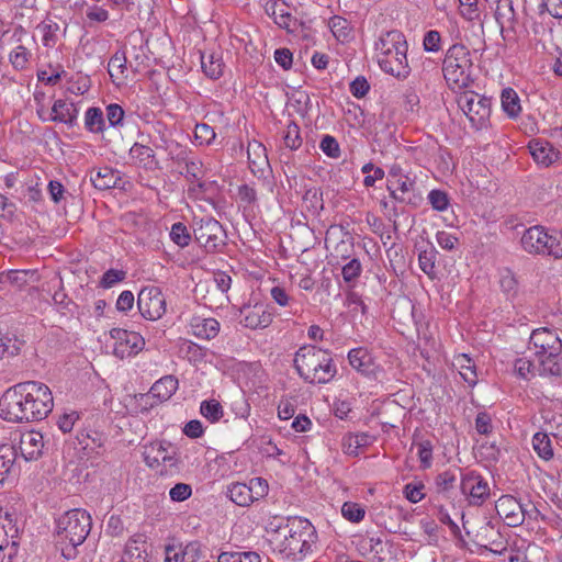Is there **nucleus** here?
<instances>
[{
  "mask_svg": "<svg viewBox=\"0 0 562 562\" xmlns=\"http://www.w3.org/2000/svg\"><path fill=\"white\" fill-rule=\"evenodd\" d=\"M54 398L49 387L38 381L20 382L0 398V417L10 423H32L47 417Z\"/></svg>",
  "mask_w": 562,
  "mask_h": 562,
  "instance_id": "obj_1",
  "label": "nucleus"
},
{
  "mask_svg": "<svg viewBox=\"0 0 562 562\" xmlns=\"http://www.w3.org/2000/svg\"><path fill=\"white\" fill-rule=\"evenodd\" d=\"M375 57L380 68L396 78H406L411 68L407 60V42L398 30L381 33L374 44Z\"/></svg>",
  "mask_w": 562,
  "mask_h": 562,
  "instance_id": "obj_2",
  "label": "nucleus"
},
{
  "mask_svg": "<svg viewBox=\"0 0 562 562\" xmlns=\"http://www.w3.org/2000/svg\"><path fill=\"white\" fill-rule=\"evenodd\" d=\"M293 362L299 375L307 383H327L336 374L329 352L314 346L301 347Z\"/></svg>",
  "mask_w": 562,
  "mask_h": 562,
  "instance_id": "obj_3",
  "label": "nucleus"
},
{
  "mask_svg": "<svg viewBox=\"0 0 562 562\" xmlns=\"http://www.w3.org/2000/svg\"><path fill=\"white\" fill-rule=\"evenodd\" d=\"M288 535L279 543L280 554L292 561H301L312 552L316 540V532L313 525L306 520L296 518L289 525Z\"/></svg>",
  "mask_w": 562,
  "mask_h": 562,
  "instance_id": "obj_4",
  "label": "nucleus"
},
{
  "mask_svg": "<svg viewBox=\"0 0 562 562\" xmlns=\"http://www.w3.org/2000/svg\"><path fill=\"white\" fill-rule=\"evenodd\" d=\"M472 67L470 50L464 45L450 46L442 65L443 77L449 88L456 91L469 88L473 83Z\"/></svg>",
  "mask_w": 562,
  "mask_h": 562,
  "instance_id": "obj_5",
  "label": "nucleus"
},
{
  "mask_svg": "<svg viewBox=\"0 0 562 562\" xmlns=\"http://www.w3.org/2000/svg\"><path fill=\"white\" fill-rule=\"evenodd\" d=\"M91 529V517L85 509H71L65 513L57 520L56 536L61 546L63 554L66 555V547L75 549L80 546Z\"/></svg>",
  "mask_w": 562,
  "mask_h": 562,
  "instance_id": "obj_6",
  "label": "nucleus"
},
{
  "mask_svg": "<svg viewBox=\"0 0 562 562\" xmlns=\"http://www.w3.org/2000/svg\"><path fill=\"white\" fill-rule=\"evenodd\" d=\"M457 102L473 128L480 131L490 125L491 99L468 90L460 93Z\"/></svg>",
  "mask_w": 562,
  "mask_h": 562,
  "instance_id": "obj_7",
  "label": "nucleus"
},
{
  "mask_svg": "<svg viewBox=\"0 0 562 562\" xmlns=\"http://www.w3.org/2000/svg\"><path fill=\"white\" fill-rule=\"evenodd\" d=\"M193 233L196 241L207 252L220 251L226 245V232L218 221L205 216L194 220Z\"/></svg>",
  "mask_w": 562,
  "mask_h": 562,
  "instance_id": "obj_8",
  "label": "nucleus"
},
{
  "mask_svg": "<svg viewBox=\"0 0 562 562\" xmlns=\"http://www.w3.org/2000/svg\"><path fill=\"white\" fill-rule=\"evenodd\" d=\"M137 306L143 317L157 321L166 313V299L159 288L145 286L138 293Z\"/></svg>",
  "mask_w": 562,
  "mask_h": 562,
  "instance_id": "obj_9",
  "label": "nucleus"
},
{
  "mask_svg": "<svg viewBox=\"0 0 562 562\" xmlns=\"http://www.w3.org/2000/svg\"><path fill=\"white\" fill-rule=\"evenodd\" d=\"M110 336L115 340L113 353L121 359L137 355L145 346L144 338L136 331L122 328H113Z\"/></svg>",
  "mask_w": 562,
  "mask_h": 562,
  "instance_id": "obj_10",
  "label": "nucleus"
},
{
  "mask_svg": "<svg viewBox=\"0 0 562 562\" xmlns=\"http://www.w3.org/2000/svg\"><path fill=\"white\" fill-rule=\"evenodd\" d=\"M386 189L393 200L406 203L408 201L405 195L415 189V179L398 164H393L389 169Z\"/></svg>",
  "mask_w": 562,
  "mask_h": 562,
  "instance_id": "obj_11",
  "label": "nucleus"
},
{
  "mask_svg": "<svg viewBox=\"0 0 562 562\" xmlns=\"http://www.w3.org/2000/svg\"><path fill=\"white\" fill-rule=\"evenodd\" d=\"M16 537L18 528L13 524L11 515L5 513L2 516V508H0V562H12L16 555L19 549Z\"/></svg>",
  "mask_w": 562,
  "mask_h": 562,
  "instance_id": "obj_12",
  "label": "nucleus"
},
{
  "mask_svg": "<svg viewBox=\"0 0 562 562\" xmlns=\"http://www.w3.org/2000/svg\"><path fill=\"white\" fill-rule=\"evenodd\" d=\"M529 349L532 350L538 358H543L552 352L562 349V340L558 334L547 327L535 329L529 338Z\"/></svg>",
  "mask_w": 562,
  "mask_h": 562,
  "instance_id": "obj_13",
  "label": "nucleus"
},
{
  "mask_svg": "<svg viewBox=\"0 0 562 562\" xmlns=\"http://www.w3.org/2000/svg\"><path fill=\"white\" fill-rule=\"evenodd\" d=\"M461 492L471 506H481L490 496L487 482L474 472L467 473L461 480Z\"/></svg>",
  "mask_w": 562,
  "mask_h": 562,
  "instance_id": "obj_14",
  "label": "nucleus"
},
{
  "mask_svg": "<svg viewBox=\"0 0 562 562\" xmlns=\"http://www.w3.org/2000/svg\"><path fill=\"white\" fill-rule=\"evenodd\" d=\"M499 517L509 527H518L524 524L529 510L512 495H503L495 504Z\"/></svg>",
  "mask_w": 562,
  "mask_h": 562,
  "instance_id": "obj_15",
  "label": "nucleus"
},
{
  "mask_svg": "<svg viewBox=\"0 0 562 562\" xmlns=\"http://www.w3.org/2000/svg\"><path fill=\"white\" fill-rule=\"evenodd\" d=\"M202 553V543L198 540L186 544L169 543L165 547L164 562H199Z\"/></svg>",
  "mask_w": 562,
  "mask_h": 562,
  "instance_id": "obj_16",
  "label": "nucleus"
},
{
  "mask_svg": "<svg viewBox=\"0 0 562 562\" xmlns=\"http://www.w3.org/2000/svg\"><path fill=\"white\" fill-rule=\"evenodd\" d=\"M18 449L25 461L37 460L44 449L43 435L34 430L20 434Z\"/></svg>",
  "mask_w": 562,
  "mask_h": 562,
  "instance_id": "obj_17",
  "label": "nucleus"
},
{
  "mask_svg": "<svg viewBox=\"0 0 562 562\" xmlns=\"http://www.w3.org/2000/svg\"><path fill=\"white\" fill-rule=\"evenodd\" d=\"M548 232L541 225H535L527 228L520 239L522 249L530 255H541L546 251L548 241Z\"/></svg>",
  "mask_w": 562,
  "mask_h": 562,
  "instance_id": "obj_18",
  "label": "nucleus"
},
{
  "mask_svg": "<svg viewBox=\"0 0 562 562\" xmlns=\"http://www.w3.org/2000/svg\"><path fill=\"white\" fill-rule=\"evenodd\" d=\"M348 360L358 372L367 376H373L375 380L380 379L382 369L373 366L372 357L367 349L361 347L351 349L348 352Z\"/></svg>",
  "mask_w": 562,
  "mask_h": 562,
  "instance_id": "obj_19",
  "label": "nucleus"
},
{
  "mask_svg": "<svg viewBox=\"0 0 562 562\" xmlns=\"http://www.w3.org/2000/svg\"><path fill=\"white\" fill-rule=\"evenodd\" d=\"M240 313L243 315L240 323L251 329L266 328L272 322V314L263 305L244 307Z\"/></svg>",
  "mask_w": 562,
  "mask_h": 562,
  "instance_id": "obj_20",
  "label": "nucleus"
},
{
  "mask_svg": "<svg viewBox=\"0 0 562 562\" xmlns=\"http://www.w3.org/2000/svg\"><path fill=\"white\" fill-rule=\"evenodd\" d=\"M172 454L169 453L168 448L165 447L161 442L151 443L149 447L145 448L144 458L145 462L150 468H157L160 464H166L169 467L175 465L176 460Z\"/></svg>",
  "mask_w": 562,
  "mask_h": 562,
  "instance_id": "obj_21",
  "label": "nucleus"
},
{
  "mask_svg": "<svg viewBox=\"0 0 562 562\" xmlns=\"http://www.w3.org/2000/svg\"><path fill=\"white\" fill-rule=\"evenodd\" d=\"M78 117V110L72 102L58 99L53 103L49 120L53 122L64 123L72 127Z\"/></svg>",
  "mask_w": 562,
  "mask_h": 562,
  "instance_id": "obj_22",
  "label": "nucleus"
},
{
  "mask_svg": "<svg viewBox=\"0 0 562 562\" xmlns=\"http://www.w3.org/2000/svg\"><path fill=\"white\" fill-rule=\"evenodd\" d=\"M249 168L254 175H262L269 168V160L266 147L257 142L251 140L247 147Z\"/></svg>",
  "mask_w": 562,
  "mask_h": 562,
  "instance_id": "obj_23",
  "label": "nucleus"
},
{
  "mask_svg": "<svg viewBox=\"0 0 562 562\" xmlns=\"http://www.w3.org/2000/svg\"><path fill=\"white\" fill-rule=\"evenodd\" d=\"M90 180L98 190H108L119 186L121 173L111 167H100L91 172Z\"/></svg>",
  "mask_w": 562,
  "mask_h": 562,
  "instance_id": "obj_24",
  "label": "nucleus"
},
{
  "mask_svg": "<svg viewBox=\"0 0 562 562\" xmlns=\"http://www.w3.org/2000/svg\"><path fill=\"white\" fill-rule=\"evenodd\" d=\"M529 150L535 161L546 167L559 158V151L548 142L531 140L529 143Z\"/></svg>",
  "mask_w": 562,
  "mask_h": 562,
  "instance_id": "obj_25",
  "label": "nucleus"
},
{
  "mask_svg": "<svg viewBox=\"0 0 562 562\" xmlns=\"http://www.w3.org/2000/svg\"><path fill=\"white\" fill-rule=\"evenodd\" d=\"M265 10L280 27L291 31V24L294 19L288 11V4L284 1L269 0L265 5Z\"/></svg>",
  "mask_w": 562,
  "mask_h": 562,
  "instance_id": "obj_26",
  "label": "nucleus"
},
{
  "mask_svg": "<svg viewBox=\"0 0 562 562\" xmlns=\"http://www.w3.org/2000/svg\"><path fill=\"white\" fill-rule=\"evenodd\" d=\"M452 367L456 368L462 379L469 385H475L477 382V374L474 361L465 353H460L453 357Z\"/></svg>",
  "mask_w": 562,
  "mask_h": 562,
  "instance_id": "obj_27",
  "label": "nucleus"
},
{
  "mask_svg": "<svg viewBox=\"0 0 562 562\" xmlns=\"http://www.w3.org/2000/svg\"><path fill=\"white\" fill-rule=\"evenodd\" d=\"M177 389L178 380L172 375H166L153 384L149 394L162 402L170 398Z\"/></svg>",
  "mask_w": 562,
  "mask_h": 562,
  "instance_id": "obj_28",
  "label": "nucleus"
},
{
  "mask_svg": "<svg viewBox=\"0 0 562 562\" xmlns=\"http://www.w3.org/2000/svg\"><path fill=\"white\" fill-rule=\"evenodd\" d=\"M540 374L547 376H562V349L547 355L539 360Z\"/></svg>",
  "mask_w": 562,
  "mask_h": 562,
  "instance_id": "obj_29",
  "label": "nucleus"
},
{
  "mask_svg": "<svg viewBox=\"0 0 562 562\" xmlns=\"http://www.w3.org/2000/svg\"><path fill=\"white\" fill-rule=\"evenodd\" d=\"M372 437L367 432L349 434L342 439V451L349 456H358L359 449L370 445Z\"/></svg>",
  "mask_w": 562,
  "mask_h": 562,
  "instance_id": "obj_30",
  "label": "nucleus"
},
{
  "mask_svg": "<svg viewBox=\"0 0 562 562\" xmlns=\"http://www.w3.org/2000/svg\"><path fill=\"white\" fill-rule=\"evenodd\" d=\"M201 67L211 79H218L223 75L224 63L220 55L214 53L201 55Z\"/></svg>",
  "mask_w": 562,
  "mask_h": 562,
  "instance_id": "obj_31",
  "label": "nucleus"
},
{
  "mask_svg": "<svg viewBox=\"0 0 562 562\" xmlns=\"http://www.w3.org/2000/svg\"><path fill=\"white\" fill-rule=\"evenodd\" d=\"M502 109L512 119L517 117L521 112L520 100L517 92L512 88H506L501 95Z\"/></svg>",
  "mask_w": 562,
  "mask_h": 562,
  "instance_id": "obj_32",
  "label": "nucleus"
},
{
  "mask_svg": "<svg viewBox=\"0 0 562 562\" xmlns=\"http://www.w3.org/2000/svg\"><path fill=\"white\" fill-rule=\"evenodd\" d=\"M368 548L373 554L375 562H392L393 558L390 552V546L383 541L381 537H369L367 540Z\"/></svg>",
  "mask_w": 562,
  "mask_h": 562,
  "instance_id": "obj_33",
  "label": "nucleus"
},
{
  "mask_svg": "<svg viewBox=\"0 0 562 562\" xmlns=\"http://www.w3.org/2000/svg\"><path fill=\"white\" fill-rule=\"evenodd\" d=\"M179 167L180 173L192 182L199 181L204 176L203 164L198 158H183L182 162L179 161Z\"/></svg>",
  "mask_w": 562,
  "mask_h": 562,
  "instance_id": "obj_34",
  "label": "nucleus"
},
{
  "mask_svg": "<svg viewBox=\"0 0 562 562\" xmlns=\"http://www.w3.org/2000/svg\"><path fill=\"white\" fill-rule=\"evenodd\" d=\"M532 447L536 453L544 461L553 458V447L550 437L546 432H536L532 437Z\"/></svg>",
  "mask_w": 562,
  "mask_h": 562,
  "instance_id": "obj_35",
  "label": "nucleus"
},
{
  "mask_svg": "<svg viewBox=\"0 0 562 562\" xmlns=\"http://www.w3.org/2000/svg\"><path fill=\"white\" fill-rule=\"evenodd\" d=\"M227 493L231 501L238 506H249L252 503V494L246 483H233Z\"/></svg>",
  "mask_w": 562,
  "mask_h": 562,
  "instance_id": "obj_36",
  "label": "nucleus"
},
{
  "mask_svg": "<svg viewBox=\"0 0 562 562\" xmlns=\"http://www.w3.org/2000/svg\"><path fill=\"white\" fill-rule=\"evenodd\" d=\"M192 327L193 334L203 339L214 338L220 331V323L214 318L196 319Z\"/></svg>",
  "mask_w": 562,
  "mask_h": 562,
  "instance_id": "obj_37",
  "label": "nucleus"
},
{
  "mask_svg": "<svg viewBox=\"0 0 562 562\" xmlns=\"http://www.w3.org/2000/svg\"><path fill=\"white\" fill-rule=\"evenodd\" d=\"M126 56L125 53L116 52L109 61V75L117 83L126 78Z\"/></svg>",
  "mask_w": 562,
  "mask_h": 562,
  "instance_id": "obj_38",
  "label": "nucleus"
},
{
  "mask_svg": "<svg viewBox=\"0 0 562 562\" xmlns=\"http://www.w3.org/2000/svg\"><path fill=\"white\" fill-rule=\"evenodd\" d=\"M546 251L542 256L562 259V231L553 229L548 232V241L546 243Z\"/></svg>",
  "mask_w": 562,
  "mask_h": 562,
  "instance_id": "obj_39",
  "label": "nucleus"
},
{
  "mask_svg": "<svg viewBox=\"0 0 562 562\" xmlns=\"http://www.w3.org/2000/svg\"><path fill=\"white\" fill-rule=\"evenodd\" d=\"M16 457L15 447L11 445L0 446V481H3L5 475L13 467Z\"/></svg>",
  "mask_w": 562,
  "mask_h": 562,
  "instance_id": "obj_40",
  "label": "nucleus"
},
{
  "mask_svg": "<svg viewBox=\"0 0 562 562\" xmlns=\"http://www.w3.org/2000/svg\"><path fill=\"white\" fill-rule=\"evenodd\" d=\"M200 413L211 423L218 422L224 415L223 407L216 400L203 401L200 405Z\"/></svg>",
  "mask_w": 562,
  "mask_h": 562,
  "instance_id": "obj_41",
  "label": "nucleus"
},
{
  "mask_svg": "<svg viewBox=\"0 0 562 562\" xmlns=\"http://www.w3.org/2000/svg\"><path fill=\"white\" fill-rule=\"evenodd\" d=\"M217 562H261V557L255 551L222 552Z\"/></svg>",
  "mask_w": 562,
  "mask_h": 562,
  "instance_id": "obj_42",
  "label": "nucleus"
},
{
  "mask_svg": "<svg viewBox=\"0 0 562 562\" xmlns=\"http://www.w3.org/2000/svg\"><path fill=\"white\" fill-rule=\"evenodd\" d=\"M85 125L92 133L103 131V113L99 108H89L85 115Z\"/></svg>",
  "mask_w": 562,
  "mask_h": 562,
  "instance_id": "obj_43",
  "label": "nucleus"
},
{
  "mask_svg": "<svg viewBox=\"0 0 562 562\" xmlns=\"http://www.w3.org/2000/svg\"><path fill=\"white\" fill-rule=\"evenodd\" d=\"M329 27L339 41H346L351 32L350 23L341 16L335 15L329 20Z\"/></svg>",
  "mask_w": 562,
  "mask_h": 562,
  "instance_id": "obj_44",
  "label": "nucleus"
},
{
  "mask_svg": "<svg viewBox=\"0 0 562 562\" xmlns=\"http://www.w3.org/2000/svg\"><path fill=\"white\" fill-rule=\"evenodd\" d=\"M344 518L351 522H359L364 518L366 510L363 506L353 502H346L341 507Z\"/></svg>",
  "mask_w": 562,
  "mask_h": 562,
  "instance_id": "obj_45",
  "label": "nucleus"
},
{
  "mask_svg": "<svg viewBox=\"0 0 562 562\" xmlns=\"http://www.w3.org/2000/svg\"><path fill=\"white\" fill-rule=\"evenodd\" d=\"M284 145L291 150H296L302 145L300 127L294 122H290L283 137Z\"/></svg>",
  "mask_w": 562,
  "mask_h": 562,
  "instance_id": "obj_46",
  "label": "nucleus"
},
{
  "mask_svg": "<svg viewBox=\"0 0 562 562\" xmlns=\"http://www.w3.org/2000/svg\"><path fill=\"white\" fill-rule=\"evenodd\" d=\"M130 154H131L132 158L136 159L144 166H147L149 162H153V160L155 158V153L150 147L138 144V143H135L131 147Z\"/></svg>",
  "mask_w": 562,
  "mask_h": 562,
  "instance_id": "obj_47",
  "label": "nucleus"
},
{
  "mask_svg": "<svg viewBox=\"0 0 562 562\" xmlns=\"http://www.w3.org/2000/svg\"><path fill=\"white\" fill-rule=\"evenodd\" d=\"M170 238L176 245L183 248L189 245L191 236L187 229V226L178 222L171 226Z\"/></svg>",
  "mask_w": 562,
  "mask_h": 562,
  "instance_id": "obj_48",
  "label": "nucleus"
},
{
  "mask_svg": "<svg viewBox=\"0 0 562 562\" xmlns=\"http://www.w3.org/2000/svg\"><path fill=\"white\" fill-rule=\"evenodd\" d=\"M435 260H436V250H424L419 252L418 263L419 268L423 272H425L429 277H434L435 274Z\"/></svg>",
  "mask_w": 562,
  "mask_h": 562,
  "instance_id": "obj_49",
  "label": "nucleus"
},
{
  "mask_svg": "<svg viewBox=\"0 0 562 562\" xmlns=\"http://www.w3.org/2000/svg\"><path fill=\"white\" fill-rule=\"evenodd\" d=\"M216 134L214 132V128L205 123H199L195 125L194 128V137L199 142L200 145H210Z\"/></svg>",
  "mask_w": 562,
  "mask_h": 562,
  "instance_id": "obj_50",
  "label": "nucleus"
},
{
  "mask_svg": "<svg viewBox=\"0 0 562 562\" xmlns=\"http://www.w3.org/2000/svg\"><path fill=\"white\" fill-rule=\"evenodd\" d=\"M428 201L432 209L442 212L449 206V198L446 192L441 190H431L428 194Z\"/></svg>",
  "mask_w": 562,
  "mask_h": 562,
  "instance_id": "obj_51",
  "label": "nucleus"
},
{
  "mask_svg": "<svg viewBox=\"0 0 562 562\" xmlns=\"http://www.w3.org/2000/svg\"><path fill=\"white\" fill-rule=\"evenodd\" d=\"M362 267L358 259H351L342 267L341 274L346 282H352L361 274Z\"/></svg>",
  "mask_w": 562,
  "mask_h": 562,
  "instance_id": "obj_52",
  "label": "nucleus"
},
{
  "mask_svg": "<svg viewBox=\"0 0 562 562\" xmlns=\"http://www.w3.org/2000/svg\"><path fill=\"white\" fill-rule=\"evenodd\" d=\"M321 149L325 155L330 158H338L340 156V147L335 137L325 135L321 140Z\"/></svg>",
  "mask_w": 562,
  "mask_h": 562,
  "instance_id": "obj_53",
  "label": "nucleus"
},
{
  "mask_svg": "<svg viewBox=\"0 0 562 562\" xmlns=\"http://www.w3.org/2000/svg\"><path fill=\"white\" fill-rule=\"evenodd\" d=\"M424 49L426 52L437 53L441 49V36L438 31H428L423 41Z\"/></svg>",
  "mask_w": 562,
  "mask_h": 562,
  "instance_id": "obj_54",
  "label": "nucleus"
},
{
  "mask_svg": "<svg viewBox=\"0 0 562 562\" xmlns=\"http://www.w3.org/2000/svg\"><path fill=\"white\" fill-rule=\"evenodd\" d=\"M248 486L252 494V503L268 494V483L261 477L251 479L248 483Z\"/></svg>",
  "mask_w": 562,
  "mask_h": 562,
  "instance_id": "obj_55",
  "label": "nucleus"
},
{
  "mask_svg": "<svg viewBox=\"0 0 562 562\" xmlns=\"http://www.w3.org/2000/svg\"><path fill=\"white\" fill-rule=\"evenodd\" d=\"M59 26L57 23H45L41 26V31L43 34V44L46 47H53L57 42V31Z\"/></svg>",
  "mask_w": 562,
  "mask_h": 562,
  "instance_id": "obj_56",
  "label": "nucleus"
},
{
  "mask_svg": "<svg viewBox=\"0 0 562 562\" xmlns=\"http://www.w3.org/2000/svg\"><path fill=\"white\" fill-rule=\"evenodd\" d=\"M192 494L191 485L187 483H177L169 491V496L173 502H183L188 499Z\"/></svg>",
  "mask_w": 562,
  "mask_h": 562,
  "instance_id": "obj_57",
  "label": "nucleus"
},
{
  "mask_svg": "<svg viewBox=\"0 0 562 562\" xmlns=\"http://www.w3.org/2000/svg\"><path fill=\"white\" fill-rule=\"evenodd\" d=\"M417 454L423 468H429L432 459V446L430 441L425 440L417 443Z\"/></svg>",
  "mask_w": 562,
  "mask_h": 562,
  "instance_id": "obj_58",
  "label": "nucleus"
},
{
  "mask_svg": "<svg viewBox=\"0 0 562 562\" xmlns=\"http://www.w3.org/2000/svg\"><path fill=\"white\" fill-rule=\"evenodd\" d=\"M29 52L24 46H18L10 54V61L16 69H23L29 61Z\"/></svg>",
  "mask_w": 562,
  "mask_h": 562,
  "instance_id": "obj_59",
  "label": "nucleus"
},
{
  "mask_svg": "<svg viewBox=\"0 0 562 562\" xmlns=\"http://www.w3.org/2000/svg\"><path fill=\"white\" fill-rule=\"evenodd\" d=\"M106 117L111 126H117L124 119V110L121 105L112 103L106 106Z\"/></svg>",
  "mask_w": 562,
  "mask_h": 562,
  "instance_id": "obj_60",
  "label": "nucleus"
},
{
  "mask_svg": "<svg viewBox=\"0 0 562 562\" xmlns=\"http://www.w3.org/2000/svg\"><path fill=\"white\" fill-rule=\"evenodd\" d=\"M436 240L438 245L446 250L454 249L459 243L458 237L445 231L438 232L436 234Z\"/></svg>",
  "mask_w": 562,
  "mask_h": 562,
  "instance_id": "obj_61",
  "label": "nucleus"
},
{
  "mask_svg": "<svg viewBox=\"0 0 562 562\" xmlns=\"http://www.w3.org/2000/svg\"><path fill=\"white\" fill-rule=\"evenodd\" d=\"M492 418L485 413L481 412L476 415L475 418V429L481 435H488L492 432Z\"/></svg>",
  "mask_w": 562,
  "mask_h": 562,
  "instance_id": "obj_62",
  "label": "nucleus"
},
{
  "mask_svg": "<svg viewBox=\"0 0 562 562\" xmlns=\"http://www.w3.org/2000/svg\"><path fill=\"white\" fill-rule=\"evenodd\" d=\"M125 278V272L110 269L108 270L102 279H101V285L105 289L113 286L117 282L122 281Z\"/></svg>",
  "mask_w": 562,
  "mask_h": 562,
  "instance_id": "obj_63",
  "label": "nucleus"
},
{
  "mask_svg": "<svg viewBox=\"0 0 562 562\" xmlns=\"http://www.w3.org/2000/svg\"><path fill=\"white\" fill-rule=\"evenodd\" d=\"M370 89V86L366 78L358 77L350 83V92L356 98L364 97Z\"/></svg>",
  "mask_w": 562,
  "mask_h": 562,
  "instance_id": "obj_64",
  "label": "nucleus"
}]
</instances>
